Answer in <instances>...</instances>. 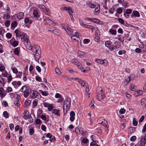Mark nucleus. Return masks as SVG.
Wrapping results in <instances>:
<instances>
[{"mask_svg": "<svg viewBox=\"0 0 146 146\" xmlns=\"http://www.w3.org/2000/svg\"><path fill=\"white\" fill-rule=\"evenodd\" d=\"M71 104V99L70 98H67L65 99L64 102L63 109L66 110V111L68 110L70 108Z\"/></svg>", "mask_w": 146, "mask_h": 146, "instance_id": "nucleus-1", "label": "nucleus"}, {"mask_svg": "<svg viewBox=\"0 0 146 146\" xmlns=\"http://www.w3.org/2000/svg\"><path fill=\"white\" fill-rule=\"evenodd\" d=\"M62 26L69 35H72L73 33V31L68 25L66 24H62Z\"/></svg>", "mask_w": 146, "mask_h": 146, "instance_id": "nucleus-2", "label": "nucleus"}, {"mask_svg": "<svg viewBox=\"0 0 146 146\" xmlns=\"http://www.w3.org/2000/svg\"><path fill=\"white\" fill-rule=\"evenodd\" d=\"M39 7L48 16H50V13L49 9L46 7L44 5L40 4L39 5Z\"/></svg>", "mask_w": 146, "mask_h": 146, "instance_id": "nucleus-3", "label": "nucleus"}, {"mask_svg": "<svg viewBox=\"0 0 146 146\" xmlns=\"http://www.w3.org/2000/svg\"><path fill=\"white\" fill-rule=\"evenodd\" d=\"M120 47V43L119 42L116 41L113 43L111 48H110V50L111 51H112L113 49L119 48Z\"/></svg>", "mask_w": 146, "mask_h": 146, "instance_id": "nucleus-4", "label": "nucleus"}, {"mask_svg": "<svg viewBox=\"0 0 146 146\" xmlns=\"http://www.w3.org/2000/svg\"><path fill=\"white\" fill-rule=\"evenodd\" d=\"M95 61L98 63L103 64L104 66L107 65L108 64V61L106 60H102L99 59H96L95 60Z\"/></svg>", "mask_w": 146, "mask_h": 146, "instance_id": "nucleus-5", "label": "nucleus"}, {"mask_svg": "<svg viewBox=\"0 0 146 146\" xmlns=\"http://www.w3.org/2000/svg\"><path fill=\"white\" fill-rule=\"evenodd\" d=\"M29 49H32L33 52L34 53L40 52H41L40 47L38 45H35L34 46V47L32 48L31 47H29Z\"/></svg>", "mask_w": 146, "mask_h": 146, "instance_id": "nucleus-6", "label": "nucleus"}, {"mask_svg": "<svg viewBox=\"0 0 146 146\" xmlns=\"http://www.w3.org/2000/svg\"><path fill=\"white\" fill-rule=\"evenodd\" d=\"M99 123L104 125L107 129L108 128V122L105 119H102L99 120Z\"/></svg>", "mask_w": 146, "mask_h": 146, "instance_id": "nucleus-7", "label": "nucleus"}, {"mask_svg": "<svg viewBox=\"0 0 146 146\" xmlns=\"http://www.w3.org/2000/svg\"><path fill=\"white\" fill-rule=\"evenodd\" d=\"M38 96H41L40 94H39L37 91L35 90L33 91L32 94V95L30 94V96L31 98L34 99Z\"/></svg>", "mask_w": 146, "mask_h": 146, "instance_id": "nucleus-8", "label": "nucleus"}, {"mask_svg": "<svg viewBox=\"0 0 146 146\" xmlns=\"http://www.w3.org/2000/svg\"><path fill=\"white\" fill-rule=\"evenodd\" d=\"M70 119L71 121L73 122L75 119V113L73 111H72L70 113Z\"/></svg>", "mask_w": 146, "mask_h": 146, "instance_id": "nucleus-9", "label": "nucleus"}, {"mask_svg": "<svg viewBox=\"0 0 146 146\" xmlns=\"http://www.w3.org/2000/svg\"><path fill=\"white\" fill-rule=\"evenodd\" d=\"M102 90H101L100 91V93H100L98 94L97 95V99L100 101H102V100L104 99L105 98V96L104 95H102L101 94Z\"/></svg>", "mask_w": 146, "mask_h": 146, "instance_id": "nucleus-10", "label": "nucleus"}, {"mask_svg": "<svg viewBox=\"0 0 146 146\" xmlns=\"http://www.w3.org/2000/svg\"><path fill=\"white\" fill-rule=\"evenodd\" d=\"M78 82L80 83L81 86L83 87H84L85 86L86 87V85H88V84L86 81H83L80 79H78Z\"/></svg>", "mask_w": 146, "mask_h": 146, "instance_id": "nucleus-11", "label": "nucleus"}, {"mask_svg": "<svg viewBox=\"0 0 146 146\" xmlns=\"http://www.w3.org/2000/svg\"><path fill=\"white\" fill-rule=\"evenodd\" d=\"M41 54V52L35 53V60L36 61H38L40 57Z\"/></svg>", "mask_w": 146, "mask_h": 146, "instance_id": "nucleus-12", "label": "nucleus"}, {"mask_svg": "<svg viewBox=\"0 0 146 146\" xmlns=\"http://www.w3.org/2000/svg\"><path fill=\"white\" fill-rule=\"evenodd\" d=\"M146 136H144L143 138L142 137L141 138L140 141V145L141 146H144L145 144Z\"/></svg>", "mask_w": 146, "mask_h": 146, "instance_id": "nucleus-13", "label": "nucleus"}, {"mask_svg": "<svg viewBox=\"0 0 146 146\" xmlns=\"http://www.w3.org/2000/svg\"><path fill=\"white\" fill-rule=\"evenodd\" d=\"M15 32L16 34V36L18 37H20L23 33L20 30L18 29H16L15 31Z\"/></svg>", "mask_w": 146, "mask_h": 146, "instance_id": "nucleus-14", "label": "nucleus"}, {"mask_svg": "<svg viewBox=\"0 0 146 146\" xmlns=\"http://www.w3.org/2000/svg\"><path fill=\"white\" fill-rule=\"evenodd\" d=\"M44 23L46 24L50 25V23L53 22V21L50 19L48 17H46L44 19Z\"/></svg>", "mask_w": 146, "mask_h": 146, "instance_id": "nucleus-15", "label": "nucleus"}, {"mask_svg": "<svg viewBox=\"0 0 146 146\" xmlns=\"http://www.w3.org/2000/svg\"><path fill=\"white\" fill-rule=\"evenodd\" d=\"M71 39L72 40H74L75 41H79L80 40V38L78 36L76 35H73L71 36Z\"/></svg>", "mask_w": 146, "mask_h": 146, "instance_id": "nucleus-16", "label": "nucleus"}, {"mask_svg": "<svg viewBox=\"0 0 146 146\" xmlns=\"http://www.w3.org/2000/svg\"><path fill=\"white\" fill-rule=\"evenodd\" d=\"M59 111V110L56 109H54L53 110L52 113L57 116H59L60 115Z\"/></svg>", "mask_w": 146, "mask_h": 146, "instance_id": "nucleus-17", "label": "nucleus"}, {"mask_svg": "<svg viewBox=\"0 0 146 146\" xmlns=\"http://www.w3.org/2000/svg\"><path fill=\"white\" fill-rule=\"evenodd\" d=\"M112 42L110 40H108L106 41L105 43V45L108 47L110 49V48H111V46L112 44Z\"/></svg>", "mask_w": 146, "mask_h": 146, "instance_id": "nucleus-18", "label": "nucleus"}, {"mask_svg": "<svg viewBox=\"0 0 146 146\" xmlns=\"http://www.w3.org/2000/svg\"><path fill=\"white\" fill-rule=\"evenodd\" d=\"M4 85V80L2 76L0 75V89L3 87Z\"/></svg>", "mask_w": 146, "mask_h": 146, "instance_id": "nucleus-19", "label": "nucleus"}, {"mask_svg": "<svg viewBox=\"0 0 146 146\" xmlns=\"http://www.w3.org/2000/svg\"><path fill=\"white\" fill-rule=\"evenodd\" d=\"M24 14L22 12H20L17 15V17L20 20L23 19L24 17Z\"/></svg>", "mask_w": 146, "mask_h": 146, "instance_id": "nucleus-20", "label": "nucleus"}, {"mask_svg": "<svg viewBox=\"0 0 146 146\" xmlns=\"http://www.w3.org/2000/svg\"><path fill=\"white\" fill-rule=\"evenodd\" d=\"M24 43L26 47H28L29 46H30V43L29 42V40L28 38L24 40Z\"/></svg>", "mask_w": 146, "mask_h": 146, "instance_id": "nucleus-21", "label": "nucleus"}, {"mask_svg": "<svg viewBox=\"0 0 146 146\" xmlns=\"http://www.w3.org/2000/svg\"><path fill=\"white\" fill-rule=\"evenodd\" d=\"M86 92H87L88 94V98L90 97V94L91 93V91H90V89L89 86L88 84V85H86Z\"/></svg>", "mask_w": 146, "mask_h": 146, "instance_id": "nucleus-22", "label": "nucleus"}, {"mask_svg": "<svg viewBox=\"0 0 146 146\" xmlns=\"http://www.w3.org/2000/svg\"><path fill=\"white\" fill-rule=\"evenodd\" d=\"M66 9V11L69 13V15L72 14L73 13V11L72 10V8L70 7H67V8Z\"/></svg>", "mask_w": 146, "mask_h": 146, "instance_id": "nucleus-23", "label": "nucleus"}, {"mask_svg": "<svg viewBox=\"0 0 146 146\" xmlns=\"http://www.w3.org/2000/svg\"><path fill=\"white\" fill-rule=\"evenodd\" d=\"M39 92H40L42 95L44 96H46L48 95V91H43L41 90H39Z\"/></svg>", "mask_w": 146, "mask_h": 146, "instance_id": "nucleus-24", "label": "nucleus"}, {"mask_svg": "<svg viewBox=\"0 0 146 146\" xmlns=\"http://www.w3.org/2000/svg\"><path fill=\"white\" fill-rule=\"evenodd\" d=\"M146 100L144 98H142L141 100V105L143 106L146 107Z\"/></svg>", "mask_w": 146, "mask_h": 146, "instance_id": "nucleus-25", "label": "nucleus"}, {"mask_svg": "<svg viewBox=\"0 0 146 146\" xmlns=\"http://www.w3.org/2000/svg\"><path fill=\"white\" fill-rule=\"evenodd\" d=\"M94 100H92L90 102L89 104V106L91 109H93L94 108L95 106L94 105Z\"/></svg>", "mask_w": 146, "mask_h": 146, "instance_id": "nucleus-26", "label": "nucleus"}, {"mask_svg": "<svg viewBox=\"0 0 146 146\" xmlns=\"http://www.w3.org/2000/svg\"><path fill=\"white\" fill-rule=\"evenodd\" d=\"M132 14L135 17H139L140 16L139 13L137 11H133Z\"/></svg>", "mask_w": 146, "mask_h": 146, "instance_id": "nucleus-27", "label": "nucleus"}, {"mask_svg": "<svg viewBox=\"0 0 146 146\" xmlns=\"http://www.w3.org/2000/svg\"><path fill=\"white\" fill-rule=\"evenodd\" d=\"M20 90L21 92H25L27 91V88L26 86H23L21 88Z\"/></svg>", "mask_w": 146, "mask_h": 146, "instance_id": "nucleus-28", "label": "nucleus"}, {"mask_svg": "<svg viewBox=\"0 0 146 146\" xmlns=\"http://www.w3.org/2000/svg\"><path fill=\"white\" fill-rule=\"evenodd\" d=\"M20 37H21V39H23L24 40L27 38V34L24 33H23Z\"/></svg>", "mask_w": 146, "mask_h": 146, "instance_id": "nucleus-29", "label": "nucleus"}, {"mask_svg": "<svg viewBox=\"0 0 146 146\" xmlns=\"http://www.w3.org/2000/svg\"><path fill=\"white\" fill-rule=\"evenodd\" d=\"M17 22L16 21H14L11 22V25L12 27L15 28L17 26Z\"/></svg>", "mask_w": 146, "mask_h": 146, "instance_id": "nucleus-30", "label": "nucleus"}, {"mask_svg": "<svg viewBox=\"0 0 146 146\" xmlns=\"http://www.w3.org/2000/svg\"><path fill=\"white\" fill-rule=\"evenodd\" d=\"M109 32L113 35H115L116 34V31L115 29H110Z\"/></svg>", "mask_w": 146, "mask_h": 146, "instance_id": "nucleus-31", "label": "nucleus"}, {"mask_svg": "<svg viewBox=\"0 0 146 146\" xmlns=\"http://www.w3.org/2000/svg\"><path fill=\"white\" fill-rule=\"evenodd\" d=\"M92 19V22L98 24H99L100 22L99 19L96 18H93Z\"/></svg>", "mask_w": 146, "mask_h": 146, "instance_id": "nucleus-32", "label": "nucleus"}, {"mask_svg": "<svg viewBox=\"0 0 146 146\" xmlns=\"http://www.w3.org/2000/svg\"><path fill=\"white\" fill-rule=\"evenodd\" d=\"M25 22L26 23L31 24L32 23V21L30 20L28 18H26L25 19Z\"/></svg>", "mask_w": 146, "mask_h": 146, "instance_id": "nucleus-33", "label": "nucleus"}, {"mask_svg": "<svg viewBox=\"0 0 146 146\" xmlns=\"http://www.w3.org/2000/svg\"><path fill=\"white\" fill-rule=\"evenodd\" d=\"M14 53L15 54L18 56L19 54V48H17L15 49L14 51Z\"/></svg>", "mask_w": 146, "mask_h": 146, "instance_id": "nucleus-34", "label": "nucleus"}, {"mask_svg": "<svg viewBox=\"0 0 146 146\" xmlns=\"http://www.w3.org/2000/svg\"><path fill=\"white\" fill-rule=\"evenodd\" d=\"M55 71L56 73L57 74L60 75L61 74L60 70L58 68L56 67L55 68Z\"/></svg>", "mask_w": 146, "mask_h": 146, "instance_id": "nucleus-35", "label": "nucleus"}, {"mask_svg": "<svg viewBox=\"0 0 146 146\" xmlns=\"http://www.w3.org/2000/svg\"><path fill=\"white\" fill-rule=\"evenodd\" d=\"M79 22L80 25L81 26H82L83 27L85 28L86 25L84 24L82 20L81 19H79Z\"/></svg>", "mask_w": 146, "mask_h": 146, "instance_id": "nucleus-36", "label": "nucleus"}, {"mask_svg": "<svg viewBox=\"0 0 146 146\" xmlns=\"http://www.w3.org/2000/svg\"><path fill=\"white\" fill-rule=\"evenodd\" d=\"M79 22L80 25L81 26H82L83 27L85 28L86 25L84 24L82 20L81 19H79Z\"/></svg>", "mask_w": 146, "mask_h": 146, "instance_id": "nucleus-37", "label": "nucleus"}, {"mask_svg": "<svg viewBox=\"0 0 146 146\" xmlns=\"http://www.w3.org/2000/svg\"><path fill=\"white\" fill-rule=\"evenodd\" d=\"M79 22L80 25L81 26H82L83 27L85 28L86 25L84 24L82 20L81 19H79Z\"/></svg>", "mask_w": 146, "mask_h": 146, "instance_id": "nucleus-38", "label": "nucleus"}, {"mask_svg": "<svg viewBox=\"0 0 146 146\" xmlns=\"http://www.w3.org/2000/svg\"><path fill=\"white\" fill-rule=\"evenodd\" d=\"M10 24V21L8 20L6 21L5 22V26L7 27H8Z\"/></svg>", "mask_w": 146, "mask_h": 146, "instance_id": "nucleus-39", "label": "nucleus"}, {"mask_svg": "<svg viewBox=\"0 0 146 146\" xmlns=\"http://www.w3.org/2000/svg\"><path fill=\"white\" fill-rule=\"evenodd\" d=\"M34 132V130L33 127L31 128L29 130V134L30 135H32L33 134Z\"/></svg>", "mask_w": 146, "mask_h": 146, "instance_id": "nucleus-40", "label": "nucleus"}, {"mask_svg": "<svg viewBox=\"0 0 146 146\" xmlns=\"http://www.w3.org/2000/svg\"><path fill=\"white\" fill-rule=\"evenodd\" d=\"M135 86L134 84H131L130 87V89L132 91H134L135 90Z\"/></svg>", "mask_w": 146, "mask_h": 146, "instance_id": "nucleus-41", "label": "nucleus"}, {"mask_svg": "<svg viewBox=\"0 0 146 146\" xmlns=\"http://www.w3.org/2000/svg\"><path fill=\"white\" fill-rule=\"evenodd\" d=\"M88 142V140L86 138H83L82 140V142L84 143H86Z\"/></svg>", "mask_w": 146, "mask_h": 146, "instance_id": "nucleus-42", "label": "nucleus"}, {"mask_svg": "<svg viewBox=\"0 0 146 146\" xmlns=\"http://www.w3.org/2000/svg\"><path fill=\"white\" fill-rule=\"evenodd\" d=\"M85 28H88V29H90L92 30V31H93L92 30L94 29V27L93 26H91L90 25H86Z\"/></svg>", "mask_w": 146, "mask_h": 146, "instance_id": "nucleus-43", "label": "nucleus"}, {"mask_svg": "<svg viewBox=\"0 0 146 146\" xmlns=\"http://www.w3.org/2000/svg\"><path fill=\"white\" fill-rule=\"evenodd\" d=\"M3 115L4 117L6 118L9 117V114L7 111H4L3 113Z\"/></svg>", "mask_w": 146, "mask_h": 146, "instance_id": "nucleus-44", "label": "nucleus"}, {"mask_svg": "<svg viewBox=\"0 0 146 146\" xmlns=\"http://www.w3.org/2000/svg\"><path fill=\"white\" fill-rule=\"evenodd\" d=\"M33 13L34 17H37L38 13L37 11L36 10H34L33 11Z\"/></svg>", "mask_w": 146, "mask_h": 146, "instance_id": "nucleus-45", "label": "nucleus"}, {"mask_svg": "<svg viewBox=\"0 0 146 146\" xmlns=\"http://www.w3.org/2000/svg\"><path fill=\"white\" fill-rule=\"evenodd\" d=\"M31 103V101L30 100L25 101V104L26 106H29Z\"/></svg>", "mask_w": 146, "mask_h": 146, "instance_id": "nucleus-46", "label": "nucleus"}, {"mask_svg": "<svg viewBox=\"0 0 146 146\" xmlns=\"http://www.w3.org/2000/svg\"><path fill=\"white\" fill-rule=\"evenodd\" d=\"M115 11V8L114 7H112L109 10V12L111 14H113Z\"/></svg>", "mask_w": 146, "mask_h": 146, "instance_id": "nucleus-47", "label": "nucleus"}, {"mask_svg": "<svg viewBox=\"0 0 146 146\" xmlns=\"http://www.w3.org/2000/svg\"><path fill=\"white\" fill-rule=\"evenodd\" d=\"M88 6L89 7L91 8H94L95 6V5L93 3H90L88 4Z\"/></svg>", "mask_w": 146, "mask_h": 146, "instance_id": "nucleus-48", "label": "nucleus"}, {"mask_svg": "<svg viewBox=\"0 0 146 146\" xmlns=\"http://www.w3.org/2000/svg\"><path fill=\"white\" fill-rule=\"evenodd\" d=\"M12 91V88L10 87H8L7 88L6 92H10Z\"/></svg>", "mask_w": 146, "mask_h": 146, "instance_id": "nucleus-49", "label": "nucleus"}, {"mask_svg": "<svg viewBox=\"0 0 146 146\" xmlns=\"http://www.w3.org/2000/svg\"><path fill=\"white\" fill-rule=\"evenodd\" d=\"M116 12L119 14H121L122 12V10L121 8H118L117 9Z\"/></svg>", "mask_w": 146, "mask_h": 146, "instance_id": "nucleus-50", "label": "nucleus"}, {"mask_svg": "<svg viewBox=\"0 0 146 146\" xmlns=\"http://www.w3.org/2000/svg\"><path fill=\"white\" fill-rule=\"evenodd\" d=\"M12 34L10 33H7L6 35V37L8 38H10L12 36Z\"/></svg>", "mask_w": 146, "mask_h": 146, "instance_id": "nucleus-51", "label": "nucleus"}, {"mask_svg": "<svg viewBox=\"0 0 146 146\" xmlns=\"http://www.w3.org/2000/svg\"><path fill=\"white\" fill-rule=\"evenodd\" d=\"M133 123L134 126H136L137 125V122L135 121V118H133Z\"/></svg>", "mask_w": 146, "mask_h": 146, "instance_id": "nucleus-52", "label": "nucleus"}, {"mask_svg": "<svg viewBox=\"0 0 146 146\" xmlns=\"http://www.w3.org/2000/svg\"><path fill=\"white\" fill-rule=\"evenodd\" d=\"M125 110L123 108L121 109L119 111V112L120 114H123L125 113Z\"/></svg>", "mask_w": 146, "mask_h": 146, "instance_id": "nucleus-53", "label": "nucleus"}, {"mask_svg": "<svg viewBox=\"0 0 146 146\" xmlns=\"http://www.w3.org/2000/svg\"><path fill=\"white\" fill-rule=\"evenodd\" d=\"M29 95V92L28 91H27L25 92L24 94V96L25 98H27Z\"/></svg>", "mask_w": 146, "mask_h": 146, "instance_id": "nucleus-54", "label": "nucleus"}, {"mask_svg": "<svg viewBox=\"0 0 146 146\" xmlns=\"http://www.w3.org/2000/svg\"><path fill=\"white\" fill-rule=\"evenodd\" d=\"M14 103L16 106H17L18 107L20 106V104L19 100H16L15 101Z\"/></svg>", "mask_w": 146, "mask_h": 146, "instance_id": "nucleus-55", "label": "nucleus"}, {"mask_svg": "<svg viewBox=\"0 0 146 146\" xmlns=\"http://www.w3.org/2000/svg\"><path fill=\"white\" fill-rule=\"evenodd\" d=\"M98 141H94L93 142H92L90 144V146H94L95 145H96L97 143H98Z\"/></svg>", "mask_w": 146, "mask_h": 146, "instance_id": "nucleus-56", "label": "nucleus"}, {"mask_svg": "<svg viewBox=\"0 0 146 146\" xmlns=\"http://www.w3.org/2000/svg\"><path fill=\"white\" fill-rule=\"evenodd\" d=\"M13 72L15 73L16 74L18 72V70L16 68H12Z\"/></svg>", "mask_w": 146, "mask_h": 146, "instance_id": "nucleus-57", "label": "nucleus"}, {"mask_svg": "<svg viewBox=\"0 0 146 146\" xmlns=\"http://www.w3.org/2000/svg\"><path fill=\"white\" fill-rule=\"evenodd\" d=\"M90 42V40L88 39H84L83 41V42L84 44H87Z\"/></svg>", "mask_w": 146, "mask_h": 146, "instance_id": "nucleus-58", "label": "nucleus"}, {"mask_svg": "<svg viewBox=\"0 0 146 146\" xmlns=\"http://www.w3.org/2000/svg\"><path fill=\"white\" fill-rule=\"evenodd\" d=\"M78 54L79 56H82L85 54V53L84 52L79 51L78 52Z\"/></svg>", "mask_w": 146, "mask_h": 146, "instance_id": "nucleus-59", "label": "nucleus"}, {"mask_svg": "<svg viewBox=\"0 0 146 146\" xmlns=\"http://www.w3.org/2000/svg\"><path fill=\"white\" fill-rule=\"evenodd\" d=\"M77 66H78V68L82 70L83 69V67H82V65L80 63V62L78 63V64Z\"/></svg>", "mask_w": 146, "mask_h": 146, "instance_id": "nucleus-60", "label": "nucleus"}, {"mask_svg": "<svg viewBox=\"0 0 146 146\" xmlns=\"http://www.w3.org/2000/svg\"><path fill=\"white\" fill-rule=\"evenodd\" d=\"M10 17V16L9 14H7L4 15V18L5 19H7L9 18Z\"/></svg>", "mask_w": 146, "mask_h": 146, "instance_id": "nucleus-61", "label": "nucleus"}, {"mask_svg": "<svg viewBox=\"0 0 146 146\" xmlns=\"http://www.w3.org/2000/svg\"><path fill=\"white\" fill-rule=\"evenodd\" d=\"M132 10L131 9H127L125 13H127L128 14H131L132 12Z\"/></svg>", "mask_w": 146, "mask_h": 146, "instance_id": "nucleus-62", "label": "nucleus"}, {"mask_svg": "<svg viewBox=\"0 0 146 146\" xmlns=\"http://www.w3.org/2000/svg\"><path fill=\"white\" fill-rule=\"evenodd\" d=\"M125 52L126 51L124 50H120L119 51L118 54H119L121 55L125 53Z\"/></svg>", "mask_w": 146, "mask_h": 146, "instance_id": "nucleus-63", "label": "nucleus"}, {"mask_svg": "<svg viewBox=\"0 0 146 146\" xmlns=\"http://www.w3.org/2000/svg\"><path fill=\"white\" fill-rule=\"evenodd\" d=\"M8 74L6 71L5 72L2 73L1 74L2 75L3 77H7Z\"/></svg>", "mask_w": 146, "mask_h": 146, "instance_id": "nucleus-64", "label": "nucleus"}]
</instances>
